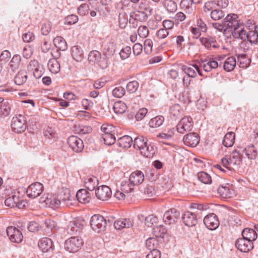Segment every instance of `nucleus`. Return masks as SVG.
<instances>
[{
  "label": "nucleus",
  "mask_w": 258,
  "mask_h": 258,
  "mask_svg": "<svg viewBox=\"0 0 258 258\" xmlns=\"http://www.w3.org/2000/svg\"><path fill=\"white\" fill-rule=\"evenodd\" d=\"M84 184L88 190L93 191L98 184V179L94 176H88L85 179Z\"/></svg>",
  "instance_id": "nucleus-25"
},
{
  "label": "nucleus",
  "mask_w": 258,
  "mask_h": 258,
  "mask_svg": "<svg viewBox=\"0 0 258 258\" xmlns=\"http://www.w3.org/2000/svg\"><path fill=\"white\" fill-rule=\"evenodd\" d=\"M111 190L106 185L98 187L95 190V195L98 199L101 201H106L111 196Z\"/></svg>",
  "instance_id": "nucleus-14"
},
{
  "label": "nucleus",
  "mask_w": 258,
  "mask_h": 258,
  "mask_svg": "<svg viewBox=\"0 0 258 258\" xmlns=\"http://www.w3.org/2000/svg\"><path fill=\"white\" fill-rule=\"evenodd\" d=\"M201 216L199 214L193 212H185L182 215V219L184 224L188 227H193L198 223V219L201 218Z\"/></svg>",
  "instance_id": "nucleus-6"
},
{
  "label": "nucleus",
  "mask_w": 258,
  "mask_h": 258,
  "mask_svg": "<svg viewBox=\"0 0 258 258\" xmlns=\"http://www.w3.org/2000/svg\"><path fill=\"white\" fill-rule=\"evenodd\" d=\"M197 176L199 180L205 184H209L212 182L211 177L205 172L202 171L199 172Z\"/></svg>",
  "instance_id": "nucleus-44"
},
{
  "label": "nucleus",
  "mask_w": 258,
  "mask_h": 258,
  "mask_svg": "<svg viewBox=\"0 0 258 258\" xmlns=\"http://www.w3.org/2000/svg\"><path fill=\"white\" fill-rule=\"evenodd\" d=\"M125 93V90L124 88L122 87H115L112 90V95L114 97L116 98H121L122 97Z\"/></svg>",
  "instance_id": "nucleus-52"
},
{
  "label": "nucleus",
  "mask_w": 258,
  "mask_h": 258,
  "mask_svg": "<svg viewBox=\"0 0 258 258\" xmlns=\"http://www.w3.org/2000/svg\"><path fill=\"white\" fill-rule=\"evenodd\" d=\"M167 232V230L163 226H157L153 229L154 235L158 237H163Z\"/></svg>",
  "instance_id": "nucleus-50"
},
{
  "label": "nucleus",
  "mask_w": 258,
  "mask_h": 258,
  "mask_svg": "<svg viewBox=\"0 0 258 258\" xmlns=\"http://www.w3.org/2000/svg\"><path fill=\"white\" fill-rule=\"evenodd\" d=\"M139 8L144 11L146 14L151 15L153 14V9L147 3V0H142L140 3Z\"/></svg>",
  "instance_id": "nucleus-46"
},
{
  "label": "nucleus",
  "mask_w": 258,
  "mask_h": 258,
  "mask_svg": "<svg viewBox=\"0 0 258 258\" xmlns=\"http://www.w3.org/2000/svg\"><path fill=\"white\" fill-rule=\"evenodd\" d=\"M157 245V241L154 238H149L146 241V246L150 251L157 250L156 249Z\"/></svg>",
  "instance_id": "nucleus-49"
},
{
  "label": "nucleus",
  "mask_w": 258,
  "mask_h": 258,
  "mask_svg": "<svg viewBox=\"0 0 258 258\" xmlns=\"http://www.w3.org/2000/svg\"><path fill=\"white\" fill-rule=\"evenodd\" d=\"M245 155L249 159H254L257 156V150L253 145L247 146L244 150Z\"/></svg>",
  "instance_id": "nucleus-40"
},
{
  "label": "nucleus",
  "mask_w": 258,
  "mask_h": 258,
  "mask_svg": "<svg viewBox=\"0 0 258 258\" xmlns=\"http://www.w3.org/2000/svg\"><path fill=\"white\" fill-rule=\"evenodd\" d=\"M231 161H230V159L227 156H226L223 158L221 159V163L224 167L226 168L228 172H231L232 171H235L234 168H231Z\"/></svg>",
  "instance_id": "nucleus-53"
},
{
  "label": "nucleus",
  "mask_w": 258,
  "mask_h": 258,
  "mask_svg": "<svg viewBox=\"0 0 258 258\" xmlns=\"http://www.w3.org/2000/svg\"><path fill=\"white\" fill-rule=\"evenodd\" d=\"M216 190L222 198H230L231 196L232 192L227 186H220Z\"/></svg>",
  "instance_id": "nucleus-41"
},
{
  "label": "nucleus",
  "mask_w": 258,
  "mask_h": 258,
  "mask_svg": "<svg viewBox=\"0 0 258 258\" xmlns=\"http://www.w3.org/2000/svg\"><path fill=\"white\" fill-rule=\"evenodd\" d=\"M237 61L240 64H250L251 59L249 56L245 54L237 55Z\"/></svg>",
  "instance_id": "nucleus-48"
},
{
  "label": "nucleus",
  "mask_w": 258,
  "mask_h": 258,
  "mask_svg": "<svg viewBox=\"0 0 258 258\" xmlns=\"http://www.w3.org/2000/svg\"><path fill=\"white\" fill-rule=\"evenodd\" d=\"M114 134L115 133L113 134H103L102 135V139L105 145L110 146L115 143L116 139Z\"/></svg>",
  "instance_id": "nucleus-43"
},
{
  "label": "nucleus",
  "mask_w": 258,
  "mask_h": 258,
  "mask_svg": "<svg viewBox=\"0 0 258 258\" xmlns=\"http://www.w3.org/2000/svg\"><path fill=\"white\" fill-rule=\"evenodd\" d=\"M194 122L190 117H184L176 125V131L181 134H184L185 132L191 131L193 127Z\"/></svg>",
  "instance_id": "nucleus-7"
},
{
  "label": "nucleus",
  "mask_w": 258,
  "mask_h": 258,
  "mask_svg": "<svg viewBox=\"0 0 258 258\" xmlns=\"http://www.w3.org/2000/svg\"><path fill=\"white\" fill-rule=\"evenodd\" d=\"M91 228L97 232H100L105 230L107 222L101 215L95 214L92 216L90 221Z\"/></svg>",
  "instance_id": "nucleus-3"
},
{
  "label": "nucleus",
  "mask_w": 258,
  "mask_h": 258,
  "mask_svg": "<svg viewBox=\"0 0 258 258\" xmlns=\"http://www.w3.org/2000/svg\"><path fill=\"white\" fill-rule=\"evenodd\" d=\"M235 140V134L230 132L227 133L223 140V144L225 147H230L233 146Z\"/></svg>",
  "instance_id": "nucleus-36"
},
{
  "label": "nucleus",
  "mask_w": 258,
  "mask_h": 258,
  "mask_svg": "<svg viewBox=\"0 0 258 258\" xmlns=\"http://www.w3.org/2000/svg\"><path fill=\"white\" fill-rule=\"evenodd\" d=\"M53 44L58 50L65 51L68 48L67 42L61 36H57L53 39Z\"/></svg>",
  "instance_id": "nucleus-30"
},
{
  "label": "nucleus",
  "mask_w": 258,
  "mask_h": 258,
  "mask_svg": "<svg viewBox=\"0 0 258 258\" xmlns=\"http://www.w3.org/2000/svg\"><path fill=\"white\" fill-rule=\"evenodd\" d=\"M201 43L207 49L212 50L218 48L219 45L215 37L208 36L200 39Z\"/></svg>",
  "instance_id": "nucleus-17"
},
{
  "label": "nucleus",
  "mask_w": 258,
  "mask_h": 258,
  "mask_svg": "<svg viewBox=\"0 0 258 258\" xmlns=\"http://www.w3.org/2000/svg\"><path fill=\"white\" fill-rule=\"evenodd\" d=\"M18 200V197L16 195H12L7 198L5 201V205L11 208H15L16 206V202Z\"/></svg>",
  "instance_id": "nucleus-47"
},
{
  "label": "nucleus",
  "mask_w": 258,
  "mask_h": 258,
  "mask_svg": "<svg viewBox=\"0 0 258 258\" xmlns=\"http://www.w3.org/2000/svg\"><path fill=\"white\" fill-rule=\"evenodd\" d=\"M203 221L206 227L210 230H215L219 225L218 217L214 213H211L206 216Z\"/></svg>",
  "instance_id": "nucleus-11"
},
{
  "label": "nucleus",
  "mask_w": 258,
  "mask_h": 258,
  "mask_svg": "<svg viewBox=\"0 0 258 258\" xmlns=\"http://www.w3.org/2000/svg\"><path fill=\"white\" fill-rule=\"evenodd\" d=\"M157 221L158 218L153 215H150L145 218V223L148 226H151Z\"/></svg>",
  "instance_id": "nucleus-61"
},
{
  "label": "nucleus",
  "mask_w": 258,
  "mask_h": 258,
  "mask_svg": "<svg viewBox=\"0 0 258 258\" xmlns=\"http://www.w3.org/2000/svg\"><path fill=\"white\" fill-rule=\"evenodd\" d=\"M229 158L231 161V168H234L235 170L238 169L241 163V157L239 152L236 150L233 151Z\"/></svg>",
  "instance_id": "nucleus-21"
},
{
  "label": "nucleus",
  "mask_w": 258,
  "mask_h": 258,
  "mask_svg": "<svg viewBox=\"0 0 258 258\" xmlns=\"http://www.w3.org/2000/svg\"><path fill=\"white\" fill-rule=\"evenodd\" d=\"M72 56L76 62H80L83 58V51L79 46H74L71 48Z\"/></svg>",
  "instance_id": "nucleus-31"
},
{
  "label": "nucleus",
  "mask_w": 258,
  "mask_h": 258,
  "mask_svg": "<svg viewBox=\"0 0 258 258\" xmlns=\"http://www.w3.org/2000/svg\"><path fill=\"white\" fill-rule=\"evenodd\" d=\"M192 67H188L187 66H183L182 70L189 76L194 78L196 76L197 71L200 76H203L199 66H191Z\"/></svg>",
  "instance_id": "nucleus-29"
},
{
  "label": "nucleus",
  "mask_w": 258,
  "mask_h": 258,
  "mask_svg": "<svg viewBox=\"0 0 258 258\" xmlns=\"http://www.w3.org/2000/svg\"><path fill=\"white\" fill-rule=\"evenodd\" d=\"M225 12L220 9H214L211 12L210 15L211 18L214 21H218L223 18L225 15Z\"/></svg>",
  "instance_id": "nucleus-42"
},
{
  "label": "nucleus",
  "mask_w": 258,
  "mask_h": 258,
  "mask_svg": "<svg viewBox=\"0 0 258 258\" xmlns=\"http://www.w3.org/2000/svg\"><path fill=\"white\" fill-rule=\"evenodd\" d=\"M81 104L84 108L86 110L90 109L93 106V102L88 99H83L81 101Z\"/></svg>",
  "instance_id": "nucleus-64"
},
{
  "label": "nucleus",
  "mask_w": 258,
  "mask_h": 258,
  "mask_svg": "<svg viewBox=\"0 0 258 258\" xmlns=\"http://www.w3.org/2000/svg\"><path fill=\"white\" fill-rule=\"evenodd\" d=\"M7 233L10 240L16 243L21 242L23 238L22 232L16 227L9 226L7 229Z\"/></svg>",
  "instance_id": "nucleus-10"
},
{
  "label": "nucleus",
  "mask_w": 258,
  "mask_h": 258,
  "mask_svg": "<svg viewBox=\"0 0 258 258\" xmlns=\"http://www.w3.org/2000/svg\"><path fill=\"white\" fill-rule=\"evenodd\" d=\"M133 221L130 219H120L114 222V227L117 229L128 228L133 226Z\"/></svg>",
  "instance_id": "nucleus-24"
},
{
  "label": "nucleus",
  "mask_w": 258,
  "mask_h": 258,
  "mask_svg": "<svg viewBox=\"0 0 258 258\" xmlns=\"http://www.w3.org/2000/svg\"><path fill=\"white\" fill-rule=\"evenodd\" d=\"M43 189V184L37 182L30 185L27 189L26 192L29 198L34 199L39 196Z\"/></svg>",
  "instance_id": "nucleus-9"
},
{
  "label": "nucleus",
  "mask_w": 258,
  "mask_h": 258,
  "mask_svg": "<svg viewBox=\"0 0 258 258\" xmlns=\"http://www.w3.org/2000/svg\"><path fill=\"white\" fill-rule=\"evenodd\" d=\"M238 18L237 15L230 14L227 15L223 19L224 25H225L226 30L230 31L232 36L235 39V33H236V31L244 29V26L242 23L239 22Z\"/></svg>",
  "instance_id": "nucleus-1"
},
{
  "label": "nucleus",
  "mask_w": 258,
  "mask_h": 258,
  "mask_svg": "<svg viewBox=\"0 0 258 258\" xmlns=\"http://www.w3.org/2000/svg\"><path fill=\"white\" fill-rule=\"evenodd\" d=\"M27 79V75L26 72L21 71L18 73L15 77V83L18 85H21L25 83Z\"/></svg>",
  "instance_id": "nucleus-38"
},
{
  "label": "nucleus",
  "mask_w": 258,
  "mask_h": 258,
  "mask_svg": "<svg viewBox=\"0 0 258 258\" xmlns=\"http://www.w3.org/2000/svg\"><path fill=\"white\" fill-rule=\"evenodd\" d=\"M22 38L25 42L29 43L34 40L35 36L33 33L28 32L23 35Z\"/></svg>",
  "instance_id": "nucleus-63"
},
{
  "label": "nucleus",
  "mask_w": 258,
  "mask_h": 258,
  "mask_svg": "<svg viewBox=\"0 0 258 258\" xmlns=\"http://www.w3.org/2000/svg\"><path fill=\"white\" fill-rule=\"evenodd\" d=\"M131 52L132 49L130 46H126L122 48L119 53L121 58L122 59H125L128 58L131 54Z\"/></svg>",
  "instance_id": "nucleus-54"
},
{
  "label": "nucleus",
  "mask_w": 258,
  "mask_h": 258,
  "mask_svg": "<svg viewBox=\"0 0 258 258\" xmlns=\"http://www.w3.org/2000/svg\"><path fill=\"white\" fill-rule=\"evenodd\" d=\"M179 216V212L176 209L172 208L165 212L163 220L166 224L170 225L175 222Z\"/></svg>",
  "instance_id": "nucleus-13"
},
{
  "label": "nucleus",
  "mask_w": 258,
  "mask_h": 258,
  "mask_svg": "<svg viewBox=\"0 0 258 258\" xmlns=\"http://www.w3.org/2000/svg\"><path fill=\"white\" fill-rule=\"evenodd\" d=\"M242 236L245 238L248 241H250V242H253L257 237V234L252 228H245L241 232Z\"/></svg>",
  "instance_id": "nucleus-20"
},
{
  "label": "nucleus",
  "mask_w": 258,
  "mask_h": 258,
  "mask_svg": "<svg viewBox=\"0 0 258 258\" xmlns=\"http://www.w3.org/2000/svg\"><path fill=\"white\" fill-rule=\"evenodd\" d=\"M57 198L62 206H68V204L67 203L71 201L70 190L68 189L62 190L58 195Z\"/></svg>",
  "instance_id": "nucleus-33"
},
{
  "label": "nucleus",
  "mask_w": 258,
  "mask_h": 258,
  "mask_svg": "<svg viewBox=\"0 0 258 258\" xmlns=\"http://www.w3.org/2000/svg\"><path fill=\"white\" fill-rule=\"evenodd\" d=\"M236 248L243 252H247L253 248V243L250 242L244 237L238 238L235 242Z\"/></svg>",
  "instance_id": "nucleus-12"
},
{
  "label": "nucleus",
  "mask_w": 258,
  "mask_h": 258,
  "mask_svg": "<svg viewBox=\"0 0 258 258\" xmlns=\"http://www.w3.org/2000/svg\"><path fill=\"white\" fill-rule=\"evenodd\" d=\"M133 142L132 138L128 136H124L119 138L117 140L118 146L123 148H128L131 147Z\"/></svg>",
  "instance_id": "nucleus-32"
},
{
  "label": "nucleus",
  "mask_w": 258,
  "mask_h": 258,
  "mask_svg": "<svg viewBox=\"0 0 258 258\" xmlns=\"http://www.w3.org/2000/svg\"><path fill=\"white\" fill-rule=\"evenodd\" d=\"M38 246L43 252H52L53 250V242L51 239L47 237L40 240Z\"/></svg>",
  "instance_id": "nucleus-18"
},
{
  "label": "nucleus",
  "mask_w": 258,
  "mask_h": 258,
  "mask_svg": "<svg viewBox=\"0 0 258 258\" xmlns=\"http://www.w3.org/2000/svg\"><path fill=\"white\" fill-rule=\"evenodd\" d=\"M138 33L140 37L146 38L149 34L148 29L145 26H141L138 28Z\"/></svg>",
  "instance_id": "nucleus-57"
},
{
  "label": "nucleus",
  "mask_w": 258,
  "mask_h": 258,
  "mask_svg": "<svg viewBox=\"0 0 258 258\" xmlns=\"http://www.w3.org/2000/svg\"><path fill=\"white\" fill-rule=\"evenodd\" d=\"M156 151V147L151 143H147L146 147H144L141 153L142 155L147 158H151L155 155Z\"/></svg>",
  "instance_id": "nucleus-26"
},
{
  "label": "nucleus",
  "mask_w": 258,
  "mask_h": 258,
  "mask_svg": "<svg viewBox=\"0 0 258 258\" xmlns=\"http://www.w3.org/2000/svg\"><path fill=\"white\" fill-rule=\"evenodd\" d=\"M89 10V6L88 4H83L78 9V14L81 16H85L87 15Z\"/></svg>",
  "instance_id": "nucleus-55"
},
{
  "label": "nucleus",
  "mask_w": 258,
  "mask_h": 258,
  "mask_svg": "<svg viewBox=\"0 0 258 258\" xmlns=\"http://www.w3.org/2000/svg\"><path fill=\"white\" fill-rule=\"evenodd\" d=\"M236 31L235 33L236 39H240L242 40H248L251 43H256L258 42V25L254 26L253 29L247 32L244 29H240V31Z\"/></svg>",
  "instance_id": "nucleus-2"
},
{
  "label": "nucleus",
  "mask_w": 258,
  "mask_h": 258,
  "mask_svg": "<svg viewBox=\"0 0 258 258\" xmlns=\"http://www.w3.org/2000/svg\"><path fill=\"white\" fill-rule=\"evenodd\" d=\"M40 202L44 203L46 206L51 208H57L61 205L57 197L50 196L49 198L48 195H43L40 198Z\"/></svg>",
  "instance_id": "nucleus-16"
},
{
  "label": "nucleus",
  "mask_w": 258,
  "mask_h": 258,
  "mask_svg": "<svg viewBox=\"0 0 258 258\" xmlns=\"http://www.w3.org/2000/svg\"><path fill=\"white\" fill-rule=\"evenodd\" d=\"M139 87V83L136 81H131L127 84L126 86L127 92L130 93L135 92Z\"/></svg>",
  "instance_id": "nucleus-51"
},
{
  "label": "nucleus",
  "mask_w": 258,
  "mask_h": 258,
  "mask_svg": "<svg viewBox=\"0 0 258 258\" xmlns=\"http://www.w3.org/2000/svg\"><path fill=\"white\" fill-rule=\"evenodd\" d=\"M143 192L145 195H147L148 197L153 196L155 193V190L154 188L150 185H147L143 190Z\"/></svg>",
  "instance_id": "nucleus-62"
},
{
  "label": "nucleus",
  "mask_w": 258,
  "mask_h": 258,
  "mask_svg": "<svg viewBox=\"0 0 258 258\" xmlns=\"http://www.w3.org/2000/svg\"><path fill=\"white\" fill-rule=\"evenodd\" d=\"M76 198L78 201L81 203H88L91 199L90 194L85 189H79L76 194Z\"/></svg>",
  "instance_id": "nucleus-23"
},
{
  "label": "nucleus",
  "mask_w": 258,
  "mask_h": 258,
  "mask_svg": "<svg viewBox=\"0 0 258 258\" xmlns=\"http://www.w3.org/2000/svg\"><path fill=\"white\" fill-rule=\"evenodd\" d=\"M67 142L70 147L76 153L81 152L84 147L83 141L75 136H72L69 137Z\"/></svg>",
  "instance_id": "nucleus-8"
},
{
  "label": "nucleus",
  "mask_w": 258,
  "mask_h": 258,
  "mask_svg": "<svg viewBox=\"0 0 258 258\" xmlns=\"http://www.w3.org/2000/svg\"><path fill=\"white\" fill-rule=\"evenodd\" d=\"M114 111L116 114H122L127 109V105L121 101L115 102L113 106Z\"/></svg>",
  "instance_id": "nucleus-37"
},
{
  "label": "nucleus",
  "mask_w": 258,
  "mask_h": 258,
  "mask_svg": "<svg viewBox=\"0 0 258 258\" xmlns=\"http://www.w3.org/2000/svg\"><path fill=\"white\" fill-rule=\"evenodd\" d=\"M130 16L131 19L129 20L130 23H133V21L137 20L140 22L145 21L147 19V14L142 11H136L130 13Z\"/></svg>",
  "instance_id": "nucleus-22"
},
{
  "label": "nucleus",
  "mask_w": 258,
  "mask_h": 258,
  "mask_svg": "<svg viewBox=\"0 0 258 258\" xmlns=\"http://www.w3.org/2000/svg\"><path fill=\"white\" fill-rule=\"evenodd\" d=\"M148 110L145 108L140 109L135 115L136 119L138 121L141 120L144 118Z\"/></svg>",
  "instance_id": "nucleus-60"
},
{
  "label": "nucleus",
  "mask_w": 258,
  "mask_h": 258,
  "mask_svg": "<svg viewBox=\"0 0 258 258\" xmlns=\"http://www.w3.org/2000/svg\"><path fill=\"white\" fill-rule=\"evenodd\" d=\"M147 143L148 140L146 138L139 136L135 138L133 146L135 149H138L141 152L144 147H146Z\"/></svg>",
  "instance_id": "nucleus-28"
},
{
  "label": "nucleus",
  "mask_w": 258,
  "mask_h": 258,
  "mask_svg": "<svg viewBox=\"0 0 258 258\" xmlns=\"http://www.w3.org/2000/svg\"><path fill=\"white\" fill-rule=\"evenodd\" d=\"M164 121V117L162 115H158L151 119L149 125L151 127L155 128L160 126Z\"/></svg>",
  "instance_id": "nucleus-39"
},
{
  "label": "nucleus",
  "mask_w": 258,
  "mask_h": 258,
  "mask_svg": "<svg viewBox=\"0 0 258 258\" xmlns=\"http://www.w3.org/2000/svg\"><path fill=\"white\" fill-rule=\"evenodd\" d=\"M180 106L175 104L171 106L170 108V117L173 120H177L181 117Z\"/></svg>",
  "instance_id": "nucleus-35"
},
{
  "label": "nucleus",
  "mask_w": 258,
  "mask_h": 258,
  "mask_svg": "<svg viewBox=\"0 0 258 258\" xmlns=\"http://www.w3.org/2000/svg\"><path fill=\"white\" fill-rule=\"evenodd\" d=\"M134 186L133 184L129 181V180H128L127 181H122L121 183L120 189L122 191L128 194L134 190Z\"/></svg>",
  "instance_id": "nucleus-45"
},
{
  "label": "nucleus",
  "mask_w": 258,
  "mask_h": 258,
  "mask_svg": "<svg viewBox=\"0 0 258 258\" xmlns=\"http://www.w3.org/2000/svg\"><path fill=\"white\" fill-rule=\"evenodd\" d=\"M83 222L79 219H74L70 222L69 225V228L70 229L72 233L80 232L83 228Z\"/></svg>",
  "instance_id": "nucleus-34"
},
{
  "label": "nucleus",
  "mask_w": 258,
  "mask_h": 258,
  "mask_svg": "<svg viewBox=\"0 0 258 258\" xmlns=\"http://www.w3.org/2000/svg\"><path fill=\"white\" fill-rule=\"evenodd\" d=\"M165 6L169 12H173L176 10V4L171 0H167L165 2Z\"/></svg>",
  "instance_id": "nucleus-56"
},
{
  "label": "nucleus",
  "mask_w": 258,
  "mask_h": 258,
  "mask_svg": "<svg viewBox=\"0 0 258 258\" xmlns=\"http://www.w3.org/2000/svg\"><path fill=\"white\" fill-rule=\"evenodd\" d=\"M28 230L31 232H35L39 230V224L35 221H31L27 226Z\"/></svg>",
  "instance_id": "nucleus-59"
},
{
  "label": "nucleus",
  "mask_w": 258,
  "mask_h": 258,
  "mask_svg": "<svg viewBox=\"0 0 258 258\" xmlns=\"http://www.w3.org/2000/svg\"><path fill=\"white\" fill-rule=\"evenodd\" d=\"M11 127L16 133L24 132L26 128V120L25 117L21 114L13 117Z\"/></svg>",
  "instance_id": "nucleus-5"
},
{
  "label": "nucleus",
  "mask_w": 258,
  "mask_h": 258,
  "mask_svg": "<svg viewBox=\"0 0 258 258\" xmlns=\"http://www.w3.org/2000/svg\"><path fill=\"white\" fill-rule=\"evenodd\" d=\"M128 180L135 186L143 182L144 180V175L142 171L137 170L130 175Z\"/></svg>",
  "instance_id": "nucleus-19"
},
{
  "label": "nucleus",
  "mask_w": 258,
  "mask_h": 258,
  "mask_svg": "<svg viewBox=\"0 0 258 258\" xmlns=\"http://www.w3.org/2000/svg\"><path fill=\"white\" fill-rule=\"evenodd\" d=\"M88 60L90 64H95L102 62V57L100 52L97 50H92L90 52Z\"/></svg>",
  "instance_id": "nucleus-27"
},
{
  "label": "nucleus",
  "mask_w": 258,
  "mask_h": 258,
  "mask_svg": "<svg viewBox=\"0 0 258 258\" xmlns=\"http://www.w3.org/2000/svg\"><path fill=\"white\" fill-rule=\"evenodd\" d=\"M183 141L185 145L195 147L200 142V136L196 133H190L183 137Z\"/></svg>",
  "instance_id": "nucleus-15"
},
{
  "label": "nucleus",
  "mask_w": 258,
  "mask_h": 258,
  "mask_svg": "<svg viewBox=\"0 0 258 258\" xmlns=\"http://www.w3.org/2000/svg\"><path fill=\"white\" fill-rule=\"evenodd\" d=\"M214 4L212 2H207L205 4L203 10L204 12L207 14H211V12L214 10Z\"/></svg>",
  "instance_id": "nucleus-58"
},
{
  "label": "nucleus",
  "mask_w": 258,
  "mask_h": 258,
  "mask_svg": "<svg viewBox=\"0 0 258 258\" xmlns=\"http://www.w3.org/2000/svg\"><path fill=\"white\" fill-rule=\"evenodd\" d=\"M83 244L82 239L79 237H71L65 241V248L70 252H77Z\"/></svg>",
  "instance_id": "nucleus-4"
}]
</instances>
